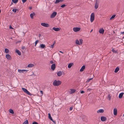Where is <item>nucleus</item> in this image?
<instances>
[{"mask_svg": "<svg viewBox=\"0 0 124 124\" xmlns=\"http://www.w3.org/2000/svg\"><path fill=\"white\" fill-rule=\"evenodd\" d=\"M93 31V30L92 29L90 31V32H92Z\"/></svg>", "mask_w": 124, "mask_h": 124, "instance_id": "nucleus-54", "label": "nucleus"}, {"mask_svg": "<svg viewBox=\"0 0 124 124\" xmlns=\"http://www.w3.org/2000/svg\"><path fill=\"white\" fill-rule=\"evenodd\" d=\"M101 119L102 121H105L107 120V118L104 116H102L101 117Z\"/></svg>", "mask_w": 124, "mask_h": 124, "instance_id": "nucleus-9", "label": "nucleus"}, {"mask_svg": "<svg viewBox=\"0 0 124 124\" xmlns=\"http://www.w3.org/2000/svg\"><path fill=\"white\" fill-rule=\"evenodd\" d=\"M91 90V89L90 88H88L87 89V91H90Z\"/></svg>", "mask_w": 124, "mask_h": 124, "instance_id": "nucleus-48", "label": "nucleus"}, {"mask_svg": "<svg viewBox=\"0 0 124 124\" xmlns=\"http://www.w3.org/2000/svg\"><path fill=\"white\" fill-rule=\"evenodd\" d=\"M82 116H83V117H82V118L83 119V118H85V116H83V115Z\"/></svg>", "mask_w": 124, "mask_h": 124, "instance_id": "nucleus-49", "label": "nucleus"}, {"mask_svg": "<svg viewBox=\"0 0 124 124\" xmlns=\"http://www.w3.org/2000/svg\"><path fill=\"white\" fill-rule=\"evenodd\" d=\"M80 30V28L79 27H74L73 28V31L75 32L79 31Z\"/></svg>", "mask_w": 124, "mask_h": 124, "instance_id": "nucleus-6", "label": "nucleus"}, {"mask_svg": "<svg viewBox=\"0 0 124 124\" xmlns=\"http://www.w3.org/2000/svg\"><path fill=\"white\" fill-rule=\"evenodd\" d=\"M22 89L25 93L29 95L30 96L31 95V93H30L27 89L23 88H22Z\"/></svg>", "mask_w": 124, "mask_h": 124, "instance_id": "nucleus-4", "label": "nucleus"}, {"mask_svg": "<svg viewBox=\"0 0 124 124\" xmlns=\"http://www.w3.org/2000/svg\"><path fill=\"white\" fill-rule=\"evenodd\" d=\"M12 1L14 3H16L18 1V0H12Z\"/></svg>", "mask_w": 124, "mask_h": 124, "instance_id": "nucleus-33", "label": "nucleus"}, {"mask_svg": "<svg viewBox=\"0 0 124 124\" xmlns=\"http://www.w3.org/2000/svg\"><path fill=\"white\" fill-rule=\"evenodd\" d=\"M40 47L41 48H43L45 47V45L43 44L40 45Z\"/></svg>", "mask_w": 124, "mask_h": 124, "instance_id": "nucleus-24", "label": "nucleus"}, {"mask_svg": "<svg viewBox=\"0 0 124 124\" xmlns=\"http://www.w3.org/2000/svg\"><path fill=\"white\" fill-rule=\"evenodd\" d=\"M22 2L23 3H25L27 0H22Z\"/></svg>", "mask_w": 124, "mask_h": 124, "instance_id": "nucleus-44", "label": "nucleus"}, {"mask_svg": "<svg viewBox=\"0 0 124 124\" xmlns=\"http://www.w3.org/2000/svg\"><path fill=\"white\" fill-rule=\"evenodd\" d=\"M63 1V0H56L55 3L57 4L58 3L60 2H62Z\"/></svg>", "mask_w": 124, "mask_h": 124, "instance_id": "nucleus-26", "label": "nucleus"}, {"mask_svg": "<svg viewBox=\"0 0 124 124\" xmlns=\"http://www.w3.org/2000/svg\"><path fill=\"white\" fill-rule=\"evenodd\" d=\"M80 93H81L82 94L84 93V92L83 91H82Z\"/></svg>", "mask_w": 124, "mask_h": 124, "instance_id": "nucleus-46", "label": "nucleus"}, {"mask_svg": "<svg viewBox=\"0 0 124 124\" xmlns=\"http://www.w3.org/2000/svg\"><path fill=\"white\" fill-rule=\"evenodd\" d=\"M28 121L27 120H25L23 123V124H28Z\"/></svg>", "mask_w": 124, "mask_h": 124, "instance_id": "nucleus-35", "label": "nucleus"}, {"mask_svg": "<svg viewBox=\"0 0 124 124\" xmlns=\"http://www.w3.org/2000/svg\"><path fill=\"white\" fill-rule=\"evenodd\" d=\"M83 42V40L82 39H80L79 41L78 39H76L75 41L76 44L80 45L82 44Z\"/></svg>", "mask_w": 124, "mask_h": 124, "instance_id": "nucleus-2", "label": "nucleus"}, {"mask_svg": "<svg viewBox=\"0 0 124 124\" xmlns=\"http://www.w3.org/2000/svg\"><path fill=\"white\" fill-rule=\"evenodd\" d=\"M34 66V64L32 63H30L27 66V67L29 68L33 67Z\"/></svg>", "mask_w": 124, "mask_h": 124, "instance_id": "nucleus-20", "label": "nucleus"}, {"mask_svg": "<svg viewBox=\"0 0 124 124\" xmlns=\"http://www.w3.org/2000/svg\"><path fill=\"white\" fill-rule=\"evenodd\" d=\"M70 94H72V93H75V91H76V90L75 89H70Z\"/></svg>", "mask_w": 124, "mask_h": 124, "instance_id": "nucleus-18", "label": "nucleus"}, {"mask_svg": "<svg viewBox=\"0 0 124 124\" xmlns=\"http://www.w3.org/2000/svg\"><path fill=\"white\" fill-rule=\"evenodd\" d=\"M92 78H90L89 79H88V80H87L86 81V83H88L92 79Z\"/></svg>", "mask_w": 124, "mask_h": 124, "instance_id": "nucleus-37", "label": "nucleus"}, {"mask_svg": "<svg viewBox=\"0 0 124 124\" xmlns=\"http://www.w3.org/2000/svg\"><path fill=\"white\" fill-rule=\"evenodd\" d=\"M111 98V96L110 94H108L107 96L108 99L110 101V100Z\"/></svg>", "mask_w": 124, "mask_h": 124, "instance_id": "nucleus-32", "label": "nucleus"}, {"mask_svg": "<svg viewBox=\"0 0 124 124\" xmlns=\"http://www.w3.org/2000/svg\"><path fill=\"white\" fill-rule=\"evenodd\" d=\"M40 93H41V95H42L43 94V92L42 91H40Z\"/></svg>", "mask_w": 124, "mask_h": 124, "instance_id": "nucleus-45", "label": "nucleus"}, {"mask_svg": "<svg viewBox=\"0 0 124 124\" xmlns=\"http://www.w3.org/2000/svg\"><path fill=\"white\" fill-rule=\"evenodd\" d=\"M9 112L10 113H11L12 114H14V111L13 110H12L11 109H10L9 110Z\"/></svg>", "mask_w": 124, "mask_h": 124, "instance_id": "nucleus-30", "label": "nucleus"}, {"mask_svg": "<svg viewBox=\"0 0 124 124\" xmlns=\"http://www.w3.org/2000/svg\"><path fill=\"white\" fill-rule=\"evenodd\" d=\"M33 14L35 15V14L34 13H31L30 15L32 19L33 18Z\"/></svg>", "mask_w": 124, "mask_h": 124, "instance_id": "nucleus-29", "label": "nucleus"}, {"mask_svg": "<svg viewBox=\"0 0 124 124\" xmlns=\"http://www.w3.org/2000/svg\"><path fill=\"white\" fill-rule=\"evenodd\" d=\"M124 93H122L119 94L118 97L120 98H121L123 96Z\"/></svg>", "mask_w": 124, "mask_h": 124, "instance_id": "nucleus-21", "label": "nucleus"}, {"mask_svg": "<svg viewBox=\"0 0 124 124\" xmlns=\"http://www.w3.org/2000/svg\"><path fill=\"white\" fill-rule=\"evenodd\" d=\"M16 53L19 55H21V52L18 50L16 49Z\"/></svg>", "mask_w": 124, "mask_h": 124, "instance_id": "nucleus-22", "label": "nucleus"}, {"mask_svg": "<svg viewBox=\"0 0 124 124\" xmlns=\"http://www.w3.org/2000/svg\"><path fill=\"white\" fill-rule=\"evenodd\" d=\"M62 82L60 80H55L53 83V85L54 86H58L61 85Z\"/></svg>", "mask_w": 124, "mask_h": 124, "instance_id": "nucleus-1", "label": "nucleus"}, {"mask_svg": "<svg viewBox=\"0 0 124 124\" xmlns=\"http://www.w3.org/2000/svg\"><path fill=\"white\" fill-rule=\"evenodd\" d=\"M115 16L116 15H114L112 16L110 18V20H111L112 19H113L114 18Z\"/></svg>", "mask_w": 124, "mask_h": 124, "instance_id": "nucleus-34", "label": "nucleus"}, {"mask_svg": "<svg viewBox=\"0 0 124 124\" xmlns=\"http://www.w3.org/2000/svg\"><path fill=\"white\" fill-rule=\"evenodd\" d=\"M38 42H39V41L38 40H37L35 41V46H36L37 44V43H38Z\"/></svg>", "mask_w": 124, "mask_h": 124, "instance_id": "nucleus-38", "label": "nucleus"}, {"mask_svg": "<svg viewBox=\"0 0 124 124\" xmlns=\"http://www.w3.org/2000/svg\"><path fill=\"white\" fill-rule=\"evenodd\" d=\"M94 14L93 13H91L90 16V21L91 23L93 22L94 19Z\"/></svg>", "mask_w": 124, "mask_h": 124, "instance_id": "nucleus-3", "label": "nucleus"}, {"mask_svg": "<svg viewBox=\"0 0 124 124\" xmlns=\"http://www.w3.org/2000/svg\"><path fill=\"white\" fill-rule=\"evenodd\" d=\"M32 124H38V123L36 122H34L32 123Z\"/></svg>", "mask_w": 124, "mask_h": 124, "instance_id": "nucleus-41", "label": "nucleus"}, {"mask_svg": "<svg viewBox=\"0 0 124 124\" xmlns=\"http://www.w3.org/2000/svg\"><path fill=\"white\" fill-rule=\"evenodd\" d=\"M48 118H49L50 119V120L52 121L53 122H54L53 120L51 117V115L50 113H49L48 114Z\"/></svg>", "mask_w": 124, "mask_h": 124, "instance_id": "nucleus-23", "label": "nucleus"}, {"mask_svg": "<svg viewBox=\"0 0 124 124\" xmlns=\"http://www.w3.org/2000/svg\"><path fill=\"white\" fill-rule=\"evenodd\" d=\"M52 29L55 31H57L60 30V28H56L55 27H54Z\"/></svg>", "mask_w": 124, "mask_h": 124, "instance_id": "nucleus-10", "label": "nucleus"}, {"mask_svg": "<svg viewBox=\"0 0 124 124\" xmlns=\"http://www.w3.org/2000/svg\"><path fill=\"white\" fill-rule=\"evenodd\" d=\"M85 65H83L81 68V69L80 70V72L83 71L85 69Z\"/></svg>", "mask_w": 124, "mask_h": 124, "instance_id": "nucleus-17", "label": "nucleus"}, {"mask_svg": "<svg viewBox=\"0 0 124 124\" xmlns=\"http://www.w3.org/2000/svg\"><path fill=\"white\" fill-rule=\"evenodd\" d=\"M62 72L63 73V72H62V71H58L57 73V75L59 77L61 76L62 75Z\"/></svg>", "mask_w": 124, "mask_h": 124, "instance_id": "nucleus-15", "label": "nucleus"}, {"mask_svg": "<svg viewBox=\"0 0 124 124\" xmlns=\"http://www.w3.org/2000/svg\"><path fill=\"white\" fill-rule=\"evenodd\" d=\"M119 70V68L118 67H116L114 71V72L115 73L117 72Z\"/></svg>", "mask_w": 124, "mask_h": 124, "instance_id": "nucleus-27", "label": "nucleus"}, {"mask_svg": "<svg viewBox=\"0 0 124 124\" xmlns=\"http://www.w3.org/2000/svg\"><path fill=\"white\" fill-rule=\"evenodd\" d=\"M5 53H8L9 52V50L7 48L5 49Z\"/></svg>", "mask_w": 124, "mask_h": 124, "instance_id": "nucleus-28", "label": "nucleus"}, {"mask_svg": "<svg viewBox=\"0 0 124 124\" xmlns=\"http://www.w3.org/2000/svg\"><path fill=\"white\" fill-rule=\"evenodd\" d=\"M28 70H20L18 69V71L20 73H23L24 72H26L28 71Z\"/></svg>", "mask_w": 124, "mask_h": 124, "instance_id": "nucleus-5", "label": "nucleus"}, {"mask_svg": "<svg viewBox=\"0 0 124 124\" xmlns=\"http://www.w3.org/2000/svg\"><path fill=\"white\" fill-rule=\"evenodd\" d=\"M17 9L16 8H14L12 10V11L14 12H16Z\"/></svg>", "mask_w": 124, "mask_h": 124, "instance_id": "nucleus-36", "label": "nucleus"}, {"mask_svg": "<svg viewBox=\"0 0 124 124\" xmlns=\"http://www.w3.org/2000/svg\"><path fill=\"white\" fill-rule=\"evenodd\" d=\"M124 32H121V34H123H123H124Z\"/></svg>", "mask_w": 124, "mask_h": 124, "instance_id": "nucleus-51", "label": "nucleus"}, {"mask_svg": "<svg viewBox=\"0 0 124 124\" xmlns=\"http://www.w3.org/2000/svg\"><path fill=\"white\" fill-rule=\"evenodd\" d=\"M57 14V13L56 12H53L51 15L50 17L51 18H54L56 15Z\"/></svg>", "mask_w": 124, "mask_h": 124, "instance_id": "nucleus-8", "label": "nucleus"}, {"mask_svg": "<svg viewBox=\"0 0 124 124\" xmlns=\"http://www.w3.org/2000/svg\"><path fill=\"white\" fill-rule=\"evenodd\" d=\"M55 67V64H53L51 66V69L53 70H54Z\"/></svg>", "mask_w": 124, "mask_h": 124, "instance_id": "nucleus-13", "label": "nucleus"}, {"mask_svg": "<svg viewBox=\"0 0 124 124\" xmlns=\"http://www.w3.org/2000/svg\"><path fill=\"white\" fill-rule=\"evenodd\" d=\"M50 63L51 64H52L54 62L53 61H50Z\"/></svg>", "mask_w": 124, "mask_h": 124, "instance_id": "nucleus-43", "label": "nucleus"}, {"mask_svg": "<svg viewBox=\"0 0 124 124\" xmlns=\"http://www.w3.org/2000/svg\"><path fill=\"white\" fill-rule=\"evenodd\" d=\"M66 5H64V4H63V5H62L61 6V7L62 8H64V7H65L66 6Z\"/></svg>", "mask_w": 124, "mask_h": 124, "instance_id": "nucleus-40", "label": "nucleus"}, {"mask_svg": "<svg viewBox=\"0 0 124 124\" xmlns=\"http://www.w3.org/2000/svg\"><path fill=\"white\" fill-rule=\"evenodd\" d=\"M104 112V110L102 109H100L97 111V113H103Z\"/></svg>", "mask_w": 124, "mask_h": 124, "instance_id": "nucleus-14", "label": "nucleus"}, {"mask_svg": "<svg viewBox=\"0 0 124 124\" xmlns=\"http://www.w3.org/2000/svg\"><path fill=\"white\" fill-rule=\"evenodd\" d=\"M117 109L116 108H114L113 109V114L114 115H116L117 114Z\"/></svg>", "mask_w": 124, "mask_h": 124, "instance_id": "nucleus-16", "label": "nucleus"}, {"mask_svg": "<svg viewBox=\"0 0 124 124\" xmlns=\"http://www.w3.org/2000/svg\"><path fill=\"white\" fill-rule=\"evenodd\" d=\"M55 43V41H54V43L52 45L49 46V47H50L51 48H53L54 47V44Z\"/></svg>", "mask_w": 124, "mask_h": 124, "instance_id": "nucleus-31", "label": "nucleus"}, {"mask_svg": "<svg viewBox=\"0 0 124 124\" xmlns=\"http://www.w3.org/2000/svg\"><path fill=\"white\" fill-rule=\"evenodd\" d=\"M73 109V107H71L70 108V111H71Z\"/></svg>", "mask_w": 124, "mask_h": 124, "instance_id": "nucleus-39", "label": "nucleus"}, {"mask_svg": "<svg viewBox=\"0 0 124 124\" xmlns=\"http://www.w3.org/2000/svg\"><path fill=\"white\" fill-rule=\"evenodd\" d=\"M99 6V3L97 2V0L96 1V2L95 5V9H96Z\"/></svg>", "mask_w": 124, "mask_h": 124, "instance_id": "nucleus-11", "label": "nucleus"}, {"mask_svg": "<svg viewBox=\"0 0 124 124\" xmlns=\"http://www.w3.org/2000/svg\"><path fill=\"white\" fill-rule=\"evenodd\" d=\"M6 58L8 60H10L11 59V56L9 54H7L6 55Z\"/></svg>", "mask_w": 124, "mask_h": 124, "instance_id": "nucleus-12", "label": "nucleus"}, {"mask_svg": "<svg viewBox=\"0 0 124 124\" xmlns=\"http://www.w3.org/2000/svg\"><path fill=\"white\" fill-rule=\"evenodd\" d=\"M10 39H12V37H11V38H10Z\"/></svg>", "mask_w": 124, "mask_h": 124, "instance_id": "nucleus-55", "label": "nucleus"}, {"mask_svg": "<svg viewBox=\"0 0 124 124\" xmlns=\"http://www.w3.org/2000/svg\"><path fill=\"white\" fill-rule=\"evenodd\" d=\"M104 31V30L102 29H100L99 30V32L100 33L103 34Z\"/></svg>", "mask_w": 124, "mask_h": 124, "instance_id": "nucleus-19", "label": "nucleus"}, {"mask_svg": "<svg viewBox=\"0 0 124 124\" xmlns=\"http://www.w3.org/2000/svg\"><path fill=\"white\" fill-rule=\"evenodd\" d=\"M31 76H36V75H35V74H34V73H33L31 75Z\"/></svg>", "mask_w": 124, "mask_h": 124, "instance_id": "nucleus-47", "label": "nucleus"}, {"mask_svg": "<svg viewBox=\"0 0 124 124\" xmlns=\"http://www.w3.org/2000/svg\"><path fill=\"white\" fill-rule=\"evenodd\" d=\"M41 24L42 26L45 27H48L49 26V25L48 24L45 23H41Z\"/></svg>", "mask_w": 124, "mask_h": 124, "instance_id": "nucleus-7", "label": "nucleus"}, {"mask_svg": "<svg viewBox=\"0 0 124 124\" xmlns=\"http://www.w3.org/2000/svg\"><path fill=\"white\" fill-rule=\"evenodd\" d=\"M59 52L60 53H63L62 52V51H59Z\"/></svg>", "mask_w": 124, "mask_h": 124, "instance_id": "nucleus-52", "label": "nucleus"}, {"mask_svg": "<svg viewBox=\"0 0 124 124\" xmlns=\"http://www.w3.org/2000/svg\"><path fill=\"white\" fill-rule=\"evenodd\" d=\"M73 65V63H71L69 64L68 65V68H71L72 66Z\"/></svg>", "mask_w": 124, "mask_h": 124, "instance_id": "nucleus-25", "label": "nucleus"}, {"mask_svg": "<svg viewBox=\"0 0 124 124\" xmlns=\"http://www.w3.org/2000/svg\"><path fill=\"white\" fill-rule=\"evenodd\" d=\"M29 8L30 9H32V8L31 7H30Z\"/></svg>", "mask_w": 124, "mask_h": 124, "instance_id": "nucleus-53", "label": "nucleus"}, {"mask_svg": "<svg viewBox=\"0 0 124 124\" xmlns=\"http://www.w3.org/2000/svg\"><path fill=\"white\" fill-rule=\"evenodd\" d=\"M112 51L113 52L116 53V51H115V50L113 49L112 50Z\"/></svg>", "mask_w": 124, "mask_h": 124, "instance_id": "nucleus-42", "label": "nucleus"}, {"mask_svg": "<svg viewBox=\"0 0 124 124\" xmlns=\"http://www.w3.org/2000/svg\"><path fill=\"white\" fill-rule=\"evenodd\" d=\"M9 28L10 29H13V28L11 26L9 27Z\"/></svg>", "mask_w": 124, "mask_h": 124, "instance_id": "nucleus-50", "label": "nucleus"}]
</instances>
